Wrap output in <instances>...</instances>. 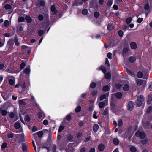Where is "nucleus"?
Here are the masks:
<instances>
[{
  "instance_id": "obj_1",
  "label": "nucleus",
  "mask_w": 152,
  "mask_h": 152,
  "mask_svg": "<svg viewBox=\"0 0 152 152\" xmlns=\"http://www.w3.org/2000/svg\"><path fill=\"white\" fill-rule=\"evenodd\" d=\"M144 100V97L142 95L139 96L135 102V105L137 107H140L141 105Z\"/></svg>"
},
{
  "instance_id": "obj_2",
  "label": "nucleus",
  "mask_w": 152,
  "mask_h": 152,
  "mask_svg": "<svg viewBox=\"0 0 152 152\" xmlns=\"http://www.w3.org/2000/svg\"><path fill=\"white\" fill-rule=\"evenodd\" d=\"M135 135L137 137H139L141 139H144L146 137L145 133L140 131H137L135 133Z\"/></svg>"
},
{
  "instance_id": "obj_3",
  "label": "nucleus",
  "mask_w": 152,
  "mask_h": 152,
  "mask_svg": "<svg viewBox=\"0 0 152 152\" xmlns=\"http://www.w3.org/2000/svg\"><path fill=\"white\" fill-rule=\"evenodd\" d=\"M107 100H105L103 101L100 102L99 104V106L100 108L102 109L104 106H106L107 104Z\"/></svg>"
},
{
  "instance_id": "obj_4",
  "label": "nucleus",
  "mask_w": 152,
  "mask_h": 152,
  "mask_svg": "<svg viewBox=\"0 0 152 152\" xmlns=\"http://www.w3.org/2000/svg\"><path fill=\"white\" fill-rule=\"evenodd\" d=\"M9 82L10 85L12 86H14L15 83V78L12 76H9Z\"/></svg>"
},
{
  "instance_id": "obj_5",
  "label": "nucleus",
  "mask_w": 152,
  "mask_h": 152,
  "mask_svg": "<svg viewBox=\"0 0 152 152\" xmlns=\"http://www.w3.org/2000/svg\"><path fill=\"white\" fill-rule=\"evenodd\" d=\"M136 82L137 85L139 86L142 84L145 86L146 84V81L141 79H138L136 80Z\"/></svg>"
},
{
  "instance_id": "obj_6",
  "label": "nucleus",
  "mask_w": 152,
  "mask_h": 152,
  "mask_svg": "<svg viewBox=\"0 0 152 152\" xmlns=\"http://www.w3.org/2000/svg\"><path fill=\"white\" fill-rule=\"evenodd\" d=\"M134 107V104L133 102L130 101L128 104V109L129 111L132 110Z\"/></svg>"
},
{
  "instance_id": "obj_7",
  "label": "nucleus",
  "mask_w": 152,
  "mask_h": 152,
  "mask_svg": "<svg viewBox=\"0 0 152 152\" xmlns=\"http://www.w3.org/2000/svg\"><path fill=\"white\" fill-rule=\"evenodd\" d=\"M20 136V137L21 138V139L20 140H15V141H17L18 143H20L21 142H24L25 141V140L24 139V135L23 134H21L19 135Z\"/></svg>"
},
{
  "instance_id": "obj_8",
  "label": "nucleus",
  "mask_w": 152,
  "mask_h": 152,
  "mask_svg": "<svg viewBox=\"0 0 152 152\" xmlns=\"http://www.w3.org/2000/svg\"><path fill=\"white\" fill-rule=\"evenodd\" d=\"M51 10L52 12V13L53 15H55L56 14L57 11L56 9V7L55 6L52 5L51 7Z\"/></svg>"
},
{
  "instance_id": "obj_9",
  "label": "nucleus",
  "mask_w": 152,
  "mask_h": 152,
  "mask_svg": "<svg viewBox=\"0 0 152 152\" xmlns=\"http://www.w3.org/2000/svg\"><path fill=\"white\" fill-rule=\"evenodd\" d=\"M19 104L20 106L22 107L26 104V102L24 99L20 100L18 101Z\"/></svg>"
},
{
  "instance_id": "obj_10",
  "label": "nucleus",
  "mask_w": 152,
  "mask_h": 152,
  "mask_svg": "<svg viewBox=\"0 0 152 152\" xmlns=\"http://www.w3.org/2000/svg\"><path fill=\"white\" fill-rule=\"evenodd\" d=\"M109 96V93H107L106 94H103L101 95L100 98L99 99L101 101L102 100H103L106 98V97H108Z\"/></svg>"
},
{
  "instance_id": "obj_11",
  "label": "nucleus",
  "mask_w": 152,
  "mask_h": 152,
  "mask_svg": "<svg viewBox=\"0 0 152 152\" xmlns=\"http://www.w3.org/2000/svg\"><path fill=\"white\" fill-rule=\"evenodd\" d=\"M99 126L97 124H94L93 129V131L94 132H96L99 129Z\"/></svg>"
},
{
  "instance_id": "obj_12",
  "label": "nucleus",
  "mask_w": 152,
  "mask_h": 152,
  "mask_svg": "<svg viewBox=\"0 0 152 152\" xmlns=\"http://www.w3.org/2000/svg\"><path fill=\"white\" fill-rule=\"evenodd\" d=\"M126 70L127 72L129 75H131L133 77H134L135 76V74L133 72H132L131 71L128 69H127Z\"/></svg>"
},
{
  "instance_id": "obj_13",
  "label": "nucleus",
  "mask_w": 152,
  "mask_h": 152,
  "mask_svg": "<svg viewBox=\"0 0 152 152\" xmlns=\"http://www.w3.org/2000/svg\"><path fill=\"white\" fill-rule=\"evenodd\" d=\"M14 127L16 129H19L20 126V123L18 121L15 122L14 124Z\"/></svg>"
},
{
  "instance_id": "obj_14",
  "label": "nucleus",
  "mask_w": 152,
  "mask_h": 152,
  "mask_svg": "<svg viewBox=\"0 0 152 152\" xmlns=\"http://www.w3.org/2000/svg\"><path fill=\"white\" fill-rule=\"evenodd\" d=\"M31 100L32 101V104H35L37 107H38V104L36 103V101L35 100V98L34 96L32 95V94H31Z\"/></svg>"
},
{
  "instance_id": "obj_15",
  "label": "nucleus",
  "mask_w": 152,
  "mask_h": 152,
  "mask_svg": "<svg viewBox=\"0 0 152 152\" xmlns=\"http://www.w3.org/2000/svg\"><path fill=\"white\" fill-rule=\"evenodd\" d=\"M130 46L132 49H135L137 48L136 44L134 42H132L130 44Z\"/></svg>"
},
{
  "instance_id": "obj_16",
  "label": "nucleus",
  "mask_w": 152,
  "mask_h": 152,
  "mask_svg": "<svg viewBox=\"0 0 152 152\" xmlns=\"http://www.w3.org/2000/svg\"><path fill=\"white\" fill-rule=\"evenodd\" d=\"M20 86L22 88V90L24 91L26 87V84L25 82L19 83Z\"/></svg>"
},
{
  "instance_id": "obj_17",
  "label": "nucleus",
  "mask_w": 152,
  "mask_h": 152,
  "mask_svg": "<svg viewBox=\"0 0 152 152\" xmlns=\"http://www.w3.org/2000/svg\"><path fill=\"white\" fill-rule=\"evenodd\" d=\"M104 145L102 144H99L98 146V149L100 151H103L104 150Z\"/></svg>"
},
{
  "instance_id": "obj_18",
  "label": "nucleus",
  "mask_w": 152,
  "mask_h": 152,
  "mask_svg": "<svg viewBox=\"0 0 152 152\" xmlns=\"http://www.w3.org/2000/svg\"><path fill=\"white\" fill-rule=\"evenodd\" d=\"M38 4L41 6H44L45 5V2L42 0H40L38 1Z\"/></svg>"
},
{
  "instance_id": "obj_19",
  "label": "nucleus",
  "mask_w": 152,
  "mask_h": 152,
  "mask_svg": "<svg viewBox=\"0 0 152 152\" xmlns=\"http://www.w3.org/2000/svg\"><path fill=\"white\" fill-rule=\"evenodd\" d=\"M97 69L101 70L102 71V72L105 74L106 72V69L103 66H100Z\"/></svg>"
},
{
  "instance_id": "obj_20",
  "label": "nucleus",
  "mask_w": 152,
  "mask_h": 152,
  "mask_svg": "<svg viewBox=\"0 0 152 152\" xmlns=\"http://www.w3.org/2000/svg\"><path fill=\"white\" fill-rule=\"evenodd\" d=\"M122 94L121 93L118 92L115 94V96L118 99H120L122 97Z\"/></svg>"
},
{
  "instance_id": "obj_21",
  "label": "nucleus",
  "mask_w": 152,
  "mask_h": 152,
  "mask_svg": "<svg viewBox=\"0 0 152 152\" xmlns=\"http://www.w3.org/2000/svg\"><path fill=\"white\" fill-rule=\"evenodd\" d=\"M129 89V87L128 85L125 84L123 87V90L125 91H128Z\"/></svg>"
},
{
  "instance_id": "obj_22",
  "label": "nucleus",
  "mask_w": 152,
  "mask_h": 152,
  "mask_svg": "<svg viewBox=\"0 0 152 152\" xmlns=\"http://www.w3.org/2000/svg\"><path fill=\"white\" fill-rule=\"evenodd\" d=\"M108 30L111 31L114 29V26L112 24H109L107 26Z\"/></svg>"
},
{
  "instance_id": "obj_23",
  "label": "nucleus",
  "mask_w": 152,
  "mask_h": 152,
  "mask_svg": "<svg viewBox=\"0 0 152 152\" xmlns=\"http://www.w3.org/2000/svg\"><path fill=\"white\" fill-rule=\"evenodd\" d=\"M136 59L135 57L132 56L130 57L129 59V61L131 63L134 62Z\"/></svg>"
},
{
  "instance_id": "obj_24",
  "label": "nucleus",
  "mask_w": 152,
  "mask_h": 152,
  "mask_svg": "<svg viewBox=\"0 0 152 152\" xmlns=\"http://www.w3.org/2000/svg\"><path fill=\"white\" fill-rule=\"evenodd\" d=\"M25 19L26 20L28 23H30L32 21L31 18L28 16L26 15L25 17Z\"/></svg>"
},
{
  "instance_id": "obj_25",
  "label": "nucleus",
  "mask_w": 152,
  "mask_h": 152,
  "mask_svg": "<svg viewBox=\"0 0 152 152\" xmlns=\"http://www.w3.org/2000/svg\"><path fill=\"white\" fill-rule=\"evenodd\" d=\"M152 101V97L151 96L149 95L147 101V104H150Z\"/></svg>"
},
{
  "instance_id": "obj_26",
  "label": "nucleus",
  "mask_w": 152,
  "mask_h": 152,
  "mask_svg": "<svg viewBox=\"0 0 152 152\" xmlns=\"http://www.w3.org/2000/svg\"><path fill=\"white\" fill-rule=\"evenodd\" d=\"M130 150L131 152H136L137 149L135 146H132L130 148Z\"/></svg>"
},
{
  "instance_id": "obj_27",
  "label": "nucleus",
  "mask_w": 152,
  "mask_h": 152,
  "mask_svg": "<svg viewBox=\"0 0 152 152\" xmlns=\"http://www.w3.org/2000/svg\"><path fill=\"white\" fill-rule=\"evenodd\" d=\"M111 77V74L110 72L106 73L105 74V77L106 79H109Z\"/></svg>"
},
{
  "instance_id": "obj_28",
  "label": "nucleus",
  "mask_w": 152,
  "mask_h": 152,
  "mask_svg": "<svg viewBox=\"0 0 152 152\" xmlns=\"http://www.w3.org/2000/svg\"><path fill=\"white\" fill-rule=\"evenodd\" d=\"M119 142V140L117 138H115L113 140V143L115 145H117Z\"/></svg>"
},
{
  "instance_id": "obj_29",
  "label": "nucleus",
  "mask_w": 152,
  "mask_h": 152,
  "mask_svg": "<svg viewBox=\"0 0 152 152\" xmlns=\"http://www.w3.org/2000/svg\"><path fill=\"white\" fill-rule=\"evenodd\" d=\"M8 45L10 46H12L14 44V41L13 39L10 40L7 43Z\"/></svg>"
},
{
  "instance_id": "obj_30",
  "label": "nucleus",
  "mask_w": 152,
  "mask_h": 152,
  "mask_svg": "<svg viewBox=\"0 0 152 152\" xmlns=\"http://www.w3.org/2000/svg\"><path fill=\"white\" fill-rule=\"evenodd\" d=\"M142 73L141 72L139 71L137 72V77L138 78H141L142 77Z\"/></svg>"
},
{
  "instance_id": "obj_31",
  "label": "nucleus",
  "mask_w": 152,
  "mask_h": 152,
  "mask_svg": "<svg viewBox=\"0 0 152 152\" xmlns=\"http://www.w3.org/2000/svg\"><path fill=\"white\" fill-rule=\"evenodd\" d=\"M4 7L6 9L10 10H11L12 9L11 6L9 4H7L5 5L4 6Z\"/></svg>"
},
{
  "instance_id": "obj_32",
  "label": "nucleus",
  "mask_w": 152,
  "mask_h": 152,
  "mask_svg": "<svg viewBox=\"0 0 152 152\" xmlns=\"http://www.w3.org/2000/svg\"><path fill=\"white\" fill-rule=\"evenodd\" d=\"M132 18L131 17L127 18L126 20V23L127 24H129L132 21Z\"/></svg>"
},
{
  "instance_id": "obj_33",
  "label": "nucleus",
  "mask_w": 152,
  "mask_h": 152,
  "mask_svg": "<svg viewBox=\"0 0 152 152\" xmlns=\"http://www.w3.org/2000/svg\"><path fill=\"white\" fill-rule=\"evenodd\" d=\"M4 25L5 27H8L9 26V21L7 20H5L4 23Z\"/></svg>"
},
{
  "instance_id": "obj_34",
  "label": "nucleus",
  "mask_w": 152,
  "mask_h": 152,
  "mask_svg": "<svg viewBox=\"0 0 152 152\" xmlns=\"http://www.w3.org/2000/svg\"><path fill=\"white\" fill-rule=\"evenodd\" d=\"M81 110V107L80 106H77L76 108L75 109V111L77 113L80 112Z\"/></svg>"
},
{
  "instance_id": "obj_35",
  "label": "nucleus",
  "mask_w": 152,
  "mask_h": 152,
  "mask_svg": "<svg viewBox=\"0 0 152 152\" xmlns=\"http://www.w3.org/2000/svg\"><path fill=\"white\" fill-rule=\"evenodd\" d=\"M96 86V84L94 82H92L91 83L90 85V87L91 88H94Z\"/></svg>"
},
{
  "instance_id": "obj_36",
  "label": "nucleus",
  "mask_w": 152,
  "mask_h": 152,
  "mask_svg": "<svg viewBox=\"0 0 152 152\" xmlns=\"http://www.w3.org/2000/svg\"><path fill=\"white\" fill-rule=\"evenodd\" d=\"M109 89V88L108 86H105L103 88V90L105 92L107 91Z\"/></svg>"
},
{
  "instance_id": "obj_37",
  "label": "nucleus",
  "mask_w": 152,
  "mask_h": 152,
  "mask_svg": "<svg viewBox=\"0 0 152 152\" xmlns=\"http://www.w3.org/2000/svg\"><path fill=\"white\" fill-rule=\"evenodd\" d=\"M30 70L29 68H26L24 70V72L25 74H28L30 72Z\"/></svg>"
},
{
  "instance_id": "obj_38",
  "label": "nucleus",
  "mask_w": 152,
  "mask_h": 152,
  "mask_svg": "<svg viewBox=\"0 0 152 152\" xmlns=\"http://www.w3.org/2000/svg\"><path fill=\"white\" fill-rule=\"evenodd\" d=\"M124 32L122 30L118 31V34L120 37H122L123 35Z\"/></svg>"
},
{
  "instance_id": "obj_39",
  "label": "nucleus",
  "mask_w": 152,
  "mask_h": 152,
  "mask_svg": "<svg viewBox=\"0 0 152 152\" xmlns=\"http://www.w3.org/2000/svg\"><path fill=\"white\" fill-rule=\"evenodd\" d=\"M88 11L86 9H84L82 11V14L84 15H86L87 14Z\"/></svg>"
},
{
  "instance_id": "obj_40",
  "label": "nucleus",
  "mask_w": 152,
  "mask_h": 152,
  "mask_svg": "<svg viewBox=\"0 0 152 152\" xmlns=\"http://www.w3.org/2000/svg\"><path fill=\"white\" fill-rule=\"evenodd\" d=\"M37 134L39 137H41L43 135V132L42 131H40L37 132Z\"/></svg>"
},
{
  "instance_id": "obj_41",
  "label": "nucleus",
  "mask_w": 152,
  "mask_h": 152,
  "mask_svg": "<svg viewBox=\"0 0 152 152\" xmlns=\"http://www.w3.org/2000/svg\"><path fill=\"white\" fill-rule=\"evenodd\" d=\"M7 142H4L3 143L2 145H1V148L2 149H4L7 148Z\"/></svg>"
},
{
  "instance_id": "obj_42",
  "label": "nucleus",
  "mask_w": 152,
  "mask_h": 152,
  "mask_svg": "<svg viewBox=\"0 0 152 152\" xmlns=\"http://www.w3.org/2000/svg\"><path fill=\"white\" fill-rule=\"evenodd\" d=\"M22 149L23 151H26L27 149V147L26 145L23 144L22 145Z\"/></svg>"
},
{
  "instance_id": "obj_43",
  "label": "nucleus",
  "mask_w": 152,
  "mask_h": 152,
  "mask_svg": "<svg viewBox=\"0 0 152 152\" xmlns=\"http://www.w3.org/2000/svg\"><path fill=\"white\" fill-rule=\"evenodd\" d=\"M99 15L100 14L99 12H94V16L96 18H97L99 16Z\"/></svg>"
},
{
  "instance_id": "obj_44",
  "label": "nucleus",
  "mask_w": 152,
  "mask_h": 152,
  "mask_svg": "<svg viewBox=\"0 0 152 152\" xmlns=\"http://www.w3.org/2000/svg\"><path fill=\"white\" fill-rule=\"evenodd\" d=\"M7 113V111L5 110H3L1 111V114L3 116L6 115Z\"/></svg>"
},
{
  "instance_id": "obj_45",
  "label": "nucleus",
  "mask_w": 152,
  "mask_h": 152,
  "mask_svg": "<svg viewBox=\"0 0 152 152\" xmlns=\"http://www.w3.org/2000/svg\"><path fill=\"white\" fill-rule=\"evenodd\" d=\"M24 20L25 18H24L21 17L18 18V20L19 22H22L24 21Z\"/></svg>"
},
{
  "instance_id": "obj_46",
  "label": "nucleus",
  "mask_w": 152,
  "mask_h": 152,
  "mask_svg": "<svg viewBox=\"0 0 152 152\" xmlns=\"http://www.w3.org/2000/svg\"><path fill=\"white\" fill-rule=\"evenodd\" d=\"M123 124V122L121 120H119L118 122V126L119 127H121Z\"/></svg>"
},
{
  "instance_id": "obj_47",
  "label": "nucleus",
  "mask_w": 152,
  "mask_h": 152,
  "mask_svg": "<svg viewBox=\"0 0 152 152\" xmlns=\"http://www.w3.org/2000/svg\"><path fill=\"white\" fill-rule=\"evenodd\" d=\"M108 108H106L105 109L103 113V115H106L108 113Z\"/></svg>"
},
{
  "instance_id": "obj_48",
  "label": "nucleus",
  "mask_w": 152,
  "mask_h": 152,
  "mask_svg": "<svg viewBox=\"0 0 152 152\" xmlns=\"http://www.w3.org/2000/svg\"><path fill=\"white\" fill-rule=\"evenodd\" d=\"M82 136V133L81 132H79L76 134V136L77 138L80 137Z\"/></svg>"
},
{
  "instance_id": "obj_49",
  "label": "nucleus",
  "mask_w": 152,
  "mask_h": 152,
  "mask_svg": "<svg viewBox=\"0 0 152 152\" xmlns=\"http://www.w3.org/2000/svg\"><path fill=\"white\" fill-rule=\"evenodd\" d=\"M26 66L24 62H22L20 65V68L21 69H23Z\"/></svg>"
},
{
  "instance_id": "obj_50",
  "label": "nucleus",
  "mask_w": 152,
  "mask_h": 152,
  "mask_svg": "<svg viewBox=\"0 0 152 152\" xmlns=\"http://www.w3.org/2000/svg\"><path fill=\"white\" fill-rule=\"evenodd\" d=\"M113 3V1L112 0H109L107 3V4L108 6L110 7L111 6Z\"/></svg>"
},
{
  "instance_id": "obj_51",
  "label": "nucleus",
  "mask_w": 152,
  "mask_h": 152,
  "mask_svg": "<svg viewBox=\"0 0 152 152\" xmlns=\"http://www.w3.org/2000/svg\"><path fill=\"white\" fill-rule=\"evenodd\" d=\"M144 79H147L148 77V71L147 70H146V73L145 74H144Z\"/></svg>"
},
{
  "instance_id": "obj_52",
  "label": "nucleus",
  "mask_w": 152,
  "mask_h": 152,
  "mask_svg": "<svg viewBox=\"0 0 152 152\" xmlns=\"http://www.w3.org/2000/svg\"><path fill=\"white\" fill-rule=\"evenodd\" d=\"M15 45L17 46H19L20 45L19 42H18V39L17 37H15Z\"/></svg>"
},
{
  "instance_id": "obj_53",
  "label": "nucleus",
  "mask_w": 152,
  "mask_h": 152,
  "mask_svg": "<svg viewBox=\"0 0 152 152\" xmlns=\"http://www.w3.org/2000/svg\"><path fill=\"white\" fill-rule=\"evenodd\" d=\"M38 34L40 36L42 35L44 33V31L42 30H39L38 32Z\"/></svg>"
},
{
  "instance_id": "obj_54",
  "label": "nucleus",
  "mask_w": 152,
  "mask_h": 152,
  "mask_svg": "<svg viewBox=\"0 0 152 152\" xmlns=\"http://www.w3.org/2000/svg\"><path fill=\"white\" fill-rule=\"evenodd\" d=\"M38 18L39 20L42 21L43 20L44 18L43 16L42 15L39 14L38 16Z\"/></svg>"
},
{
  "instance_id": "obj_55",
  "label": "nucleus",
  "mask_w": 152,
  "mask_h": 152,
  "mask_svg": "<svg viewBox=\"0 0 152 152\" xmlns=\"http://www.w3.org/2000/svg\"><path fill=\"white\" fill-rule=\"evenodd\" d=\"M141 143L143 145L146 144L148 142L147 140L146 139H145L142 140L141 141Z\"/></svg>"
},
{
  "instance_id": "obj_56",
  "label": "nucleus",
  "mask_w": 152,
  "mask_h": 152,
  "mask_svg": "<svg viewBox=\"0 0 152 152\" xmlns=\"http://www.w3.org/2000/svg\"><path fill=\"white\" fill-rule=\"evenodd\" d=\"M43 114V112H39L38 114L39 118H41L42 117Z\"/></svg>"
},
{
  "instance_id": "obj_57",
  "label": "nucleus",
  "mask_w": 152,
  "mask_h": 152,
  "mask_svg": "<svg viewBox=\"0 0 152 152\" xmlns=\"http://www.w3.org/2000/svg\"><path fill=\"white\" fill-rule=\"evenodd\" d=\"M152 111V107L150 106L147 110V112L148 113H150Z\"/></svg>"
},
{
  "instance_id": "obj_58",
  "label": "nucleus",
  "mask_w": 152,
  "mask_h": 152,
  "mask_svg": "<svg viewBox=\"0 0 152 152\" xmlns=\"http://www.w3.org/2000/svg\"><path fill=\"white\" fill-rule=\"evenodd\" d=\"M25 119L26 121L29 122L30 121V117H29V116L28 115H26L25 116Z\"/></svg>"
},
{
  "instance_id": "obj_59",
  "label": "nucleus",
  "mask_w": 152,
  "mask_h": 152,
  "mask_svg": "<svg viewBox=\"0 0 152 152\" xmlns=\"http://www.w3.org/2000/svg\"><path fill=\"white\" fill-rule=\"evenodd\" d=\"M56 145H53L52 150L53 152H56Z\"/></svg>"
},
{
  "instance_id": "obj_60",
  "label": "nucleus",
  "mask_w": 152,
  "mask_h": 152,
  "mask_svg": "<svg viewBox=\"0 0 152 152\" xmlns=\"http://www.w3.org/2000/svg\"><path fill=\"white\" fill-rule=\"evenodd\" d=\"M129 50V48H124L123 52L124 53H126Z\"/></svg>"
},
{
  "instance_id": "obj_61",
  "label": "nucleus",
  "mask_w": 152,
  "mask_h": 152,
  "mask_svg": "<svg viewBox=\"0 0 152 152\" xmlns=\"http://www.w3.org/2000/svg\"><path fill=\"white\" fill-rule=\"evenodd\" d=\"M9 117L11 118H13L14 116V114L13 112L10 113L9 114Z\"/></svg>"
},
{
  "instance_id": "obj_62",
  "label": "nucleus",
  "mask_w": 152,
  "mask_h": 152,
  "mask_svg": "<svg viewBox=\"0 0 152 152\" xmlns=\"http://www.w3.org/2000/svg\"><path fill=\"white\" fill-rule=\"evenodd\" d=\"M7 137L8 138H12L13 137V134L12 133L9 134L7 135Z\"/></svg>"
},
{
  "instance_id": "obj_63",
  "label": "nucleus",
  "mask_w": 152,
  "mask_h": 152,
  "mask_svg": "<svg viewBox=\"0 0 152 152\" xmlns=\"http://www.w3.org/2000/svg\"><path fill=\"white\" fill-rule=\"evenodd\" d=\"M149 5L148 3L144 7V9L145 10H147L149 9Z\"/></svg>"
},
{
  "instance_id": "obj_64",
  "label": "nucleus",
  "mask_w": 152,
  "mask_h": 152,
  "mask_svg": "<svg viewBox=\"0 0 152 152\" xmlns=\"http://www.w3.org/2000/svg\"><path fill=\"white\" fill-rule=\"evenodd\" d=\"M148 88L150 91L152 90V82L150 83Z\"/></svg>"
}]
</instances>
